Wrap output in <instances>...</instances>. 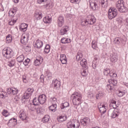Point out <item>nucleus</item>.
<instances>
[{"instance_id":"obj_1","label":"nucleus","mask_w":128,"mask_h":128,"mask_svg":"<svg viewBox=\"0 0 128 128\" xmlns=\"http://www.w3.org/2000/svg\"><path fill=\"white\" fill-rule=\"evenodd\" d=\"M72 96L73 98L72 104L74 106H80L82 104V96L80 93L75 92L72 94Z\"/></svg>"},{"instance_id":"obj_2","label":"nucleus","mask_w":128,"mask_h":128,"mask_svg":"<svg viewBox=\"0 0 128 128\" xmlns=\"http://www.w3.org/2000/svg\"><path fill=\"white\" fill-rule=\"evenodd\" d=\"M116 8L118 10V12L122 14L127 12H128V8L124 6V2L123 0H119L116 2Z\"/></svg>"},{"instance_id":"obj_3","label":"nucleus","mask_w":128,"mask_h":128,"mask_svg":"<svg viewBox=\"0 0 128 128\" xmlns=\"http://www.w3.org/2000/svg\"><path fill=\"white\" fill-rule=\"evenodd\" d=\"M2 54L3 56L6 58H10L14 56V51L9 47L4 48Z\"/></svg>"},{"instance_id":"obj_4","label":"nucleus","mask_w":128,"mask_h":128,"mask_svg":"<svg viewBox=\"0 0 128 128\" xmlns=\"http://www.w3.org/2000/svg\"><path fill=\"white\" fill-rule=\"evenodd\" d=\"M34 88H27L24 96L22 97L24 102H30V98L32 96V92H34Z\"/></svg>"},{"instance_id":"obj_5","label":"nucleus","mask_w":128,"mask_h":128,"mask_svg":"<svg viewBox=\"0 0 128 128\" xmlns=\"http://www.w3.org/2000/svg\"><path fill=\"white\" fill-rule=\"evenodd\" d=\"M108 82L110 84H108L106 86V90L108 91L114 92L116 90V84L118 82L116 80H109Z\"/></svg>"},{"instance_id":"obj_6","label":"nucleus","mask_w":128,"mask_h":128,"mask_svg":"<svg viewBox=\"0 0 128 128\" xmlns=\"http://www.w3.org/2000/svg\"><path fill=\"white\" fill-rule=\"evenodd\" d=\"M118 10L116 8L110 9L108 12V18L109 20L114 18L118 16Z\"/></svg>"},{"instance_id":"obj_7","label":"nucleus","mask_w":128,"mask_h":128,"mask_svg":"<svg viewBox=\"0 0 128 128\" xmlns=\"http://www.w3.org/2000/svg\"><path fill=\"white\" fill-rule=\"evenodd\" d=\"M108 114H110L112 118H116V116H120V112H118V110L110 109L108 111Z\"/></svg>"},{"instance_id":"obj_8","label":"nucleus","mask_w":128,"mask_h":128,"mask_svg":"<svg viewBox=\"0 0 128 128\" xmlns=\"http://www.w3.org/2000/svg\"><path fill=\"white\" fill-rule=\"evenodd\" d=\"M68 128H80V123L78 122L72 120L67 124Z\"/></svg>"},{"instance_id":"obj_9","label":"nucleus","mask_w":128,"mask_h":128,"mask_svg":"<svg viewBox=\"0 0 128 128\" xmlns=\"http://www.w3.org/2000/svg\"><path fill=\"white\" fill-rule=\"evenodd\" d=\"M90 6L92 10H97L98 8L96 2L94 0H90Z\"/></svg>"},{"instance_id":"obj_10","label":"nucleus","mask_w":128,"mask_h":128,"mask_svg":"<svg viewBox=\"0 0 128 128\" xmlns=\"http://www.w3.org/2000/svg\"><path fill=\"white\" fill-rule=\"evenodd\" d=\"M52 86L55 90H60V82L58 80H55L52 81Z\"/></svg>"},{"instance_id":"obj_11","label":"nucleus","mask_w":128,"mask_h":128,"mask_svg":"<svg viewBox=\"0 0 128 128\" xmlns=\"http://www.w3.org/2000/svg\"><path fill=\"white\" fill-rule=\"evenodd\" d=\"M38 99L40 104H44L46 101V96L44 94L40 95L38 97Z\"/></svg>"},{"instance_id":"obj_12","label":"nucleus","mask_w":128,"mask_h":128,"mask_svg":"<svg viewBox=\"0 0 128 128\" xmlns=\"http://www.w3.org/2000/svg\"><path fill=\"white\" fill-rule=\"evenodd\" d=\"M70 28H68V26H65L61 28L60 34L61 36H64V34H68V32Z\"/></svg>"},{"instance_id":"obj_13","label":"nucleus","mask_w":128,"mask_h":128,"mask_svg":"<svg viewBox=\"0 0 128 128\" xmlns=\"http://www.w3.org/2000/svg\"><path fill=\"white\" fill-rule=\"evenodd\" d=\"M110 60L113 64L118 62V55L116 53H112L110 54Z\"/></svg>"},{"instance_id":"obj_14","label":"nucleus","mask_w":128,"mask_h":128,"mask_svg":"<svg viewBox=\"0 0 128 128\" xmlns=\"http://www.w3.org/2000/svg\"><path fill=\"white\" fill-rule=\"evenodd\" d=\"M42 46H44V42L40 40H36L34 44V48H42Z\"/></svg>"},{"instance_id":"obj_15","label":"nucleus","mask_w":128,"mask_h":128,"mask_svg":"<svg viewBox=\"0 0 128 128\" xmlns=\"http://www.w3.org/2000/svg\"><path fill=\"white\" fill-rule=\"evenodd\" d=\"M57 23L58 26H59L60 28L64 26V19L62 16H59L58 17Z\"/></svg>"},{"instance_id":"obj_16","label":"nucleus","mask_w":128,"mask_h":128,"mask_svg":"<svg viewBox=\"0 0 128 128\" xmlns=\"http://www.w3.org/2000/svg\"><path fill=\"white\" fill-rule=\"evenodd\" d=\"M98 108L99 109L100 112V114H104L106 112V108L108 107L106 106L104 104L98 106Z\"/></svg>"},{"instance_id":"obj_17","label":"nucleus","mask_w":128,"mask_h":128,"mask_svg":"<svg viewBox=\"0 0 128 128\" xmlns=\"http://www.w3.org/2000/svg\"><path fill=\"white\" fill-rule=\"evenodd\" d=\"M8 96V94L2 88H0V98H6Z\"/></svg>"},{"instance_id":"obj_18","label":"nucleus","mask_w":128,"mask_h":128,"mask_svg":"<svg viewBox=\"0 0 128 128\" xmlns=\"http://www.w3.org/2000/svg\"><path fill=\"white\" fill-rule=\"evenodd\" d=\"M90 118H85L80 120V122L82 124V126H87L88 124L90 123Z\"/></svg>"},{"instance_id":"obj_19","label":"nucleus","mask_w":128,"mask_h":128,"mask_svg":"<svg viewBox=\"0 0 128 128\" xmlns=\"http://www.w3.org/2000/svg\"><path fill=\"white\" fill-rule=\"evenodd\" d=\"M80 64L82 68H84L88 69V62H86V60L83 58L80 62Z\"/></svg>"},{"instance_id":"obj_20","label":"nucleus","mask_w":128,"mask_h":128,"mask_svg":"<svg viewBox=\"0 0 128 128\" xmlns=\"http://www.w3.org/2000/svg\"><path fill=\"white\" fill-rule=\"evenodd\" d=\"M44 77L48 80H52V74L48 70H46L44 72Z\"/></svg>"},{"instance_id":"obj_21","label":"nucleus","mask_w":128,"mask_h":128,"mask_svg":"<svg viewBox=\"0 0 128 128\" xmlns=\"http://www.w3.org/2000/svg\"><path fill=\"white\" fill-rule=\"evenodd\" d=\"M28 108L30 112H34V110H36V107L34 104H32V103L28 105Z\"/></svg>"},{"instance_id":"obj_22","label":"nucleus","mask_w":128,"mask_h":128,"mask_svg":"<svg viewBox=\"0 0 128 128\" xmlns=\"http://www.w3.org/2000/svg\"><path fill=\"white\" fill-rule=\"evenodd\" d=\"M88 24H94L96 22V18L94 16H90L89 18L87 19Z\"/></svg>"},{"instance_id":"obj_23","label":"nucleus","mask_w":128,"mask_h":128,"mask_svg":"<svg viewBox=\"0 0 128 128\" xmlns=\"http://www.w3.org/2000/svg\"><path fill=\"white\" fill-rule=\"evenodd\" d=\"M28 28V24L25 23L22 24L20 27V30L21 32H26V29Z\"/></svg>"},{"instance_id":"obj_24","label":"nucleus","mask_w":128,"mask_h":128,"mask_svg":"<svg viewBox=\"0 0 128 128\" xmlns=\"http://www.w3.org/2000/svg\"><path fill=\"white\" fill-rule=\"evenodd\" d=\"M18 20V18H11V19L8 20V24L10 26H14V24Z\"/></svg>"},{"instance_id":"obj_25","label":"nucleus","mask_w":128,"mask_h":128,"mask_svg":"<svg viewBox=\"0 0 128 128\" xmlns=\"http://www.w3.org/2000/svg\"><path fill=\"white\" fill-rule=\"evenodd\" d=\"M19 118L22 120H26V114L24 112H21L19 115Z\"/></svg>"},{"instance_id":"obj_26","label":"nucleus","mask_w":128,"mask_h":128,"mask_svg":"<svg viewBox=\"0 0 128 128\" xmlns=\"http://www.w3.org/2000/svg\"><path fill=\"white\" fill-rule=\"evenodd\" d=\"M16 14V11H14V10H10L8 12V16L10 18H18L16 16H14Z\"/></svg>"},{"instance_id":"obj_27","label":"nucleus","mask_w":128,"mask_h":128,"mask_svg":"<svg viewBox=\"0 0 128 128\" xmlns=\"http://www.w3.org/2000/svg\"><path fill=\"white\" fill-rule=\"evenodd\" d=\"M43 22L46 24H50V22H52V18L48 16H46L43 18Z\"/></svg>"},{"instance_id":"obj_28","label":"nucleus","mask_w":128,"mask_h":128,"mask_svg":"<svg viewBox=\"0 0 128 128\" xmlns=\"http://www.w3.org/2000/svg\"><path fill=\"white\" fill-rule=\"evenodd\" d=\"M100 4H102V8H106V6H108V0H100Z\"/></svg>"},{"instance_id":"obj_29","label":"nucleus","mask_w":128,"mask_h":128,"mask_svg":"<svg viewBox=\"0 0 128 128\" xmlns=\"http://www.w3.org/2000/svg\"><path fill=\"white\" fill-rule=\"evenodd\" d=\"M56 104H52V106H49V110H51V112H56Z\"/></svg>"},{"instance_id":"obj_30","label":"nucleus","mask_w":128,"mask_h":128,"mask_svg":"<svg viewBox=\"0 0 128 128\" xmlns=\"http://www.w3.org/2000/svg\"><path fill=\"white\" fill-rule=\"evenodd\" d=\"M57 120L59 122H62L64 120H66V116H60L58 117Z\"/></svg>"},{"instance_id":"obj_31","label":"nucleus","mask_w":128,"mask_h":128,"mask_svg":"<svg viewBox=\"0 0 128 128\" xmlns=\"http://www.w3.org/2000/svg\"><path fill=\"white\" fill-rule=\"evenodd\" d=\"M14 64H16V60L14 59H12L10 61H8V66L10 68L14 66Z\"/></svg>"},{"instance_id":"obj_32","label":"nucleus","mask_w":128,"mask_h":128,"mask_svg":"<svg viewBox=\"0 0 128 128\" xmlns=\"http://www.w3.org/2000/svg\"><path fill=\"white\" fill-rule=\"evenodd\" d=\"M20 42L23 44H26L28 42V39L26 38V36H22L21 38Z\"/></svg>"},{"instance_id":"obj_33","label":"nucleus","mask_w":128,"mask_h":128,"mask_svg":"<svg viewBox=\"0 0 128 128\" xmlns=\"http://www.w3.org/2000/svg\"><path fill=\"white\" fill-rule=\"evenodd\" d=\"M82 58V52L81 51H79L77 54L76 60L78 61L81 60Z\"/></svg>"},{"instance_id":"obj_34","label":"nucleus","mask_w":128,"mask_h":128,"mask_svg":"<svg viewBox=\"0 0 128 128\" xmlns=\"http://www.w3.org/2000/svg\"><path fill=\"white\" fill-rule=\"evenodd\" d=\"M50 44H46L44 49V52L46 54H48L50 52Z\"/></svg>"},{"instance_id":"obj_35","label":"nucleus","mask_w":128,"mask_h":128,"mask_svg":"<svg viewBox=\"0 0 128 128\" xmlns=\"http://www.w3.org/2000/svg\"><path fill=\"white\" fill-rule=\"evenodd\" d=\"M72 42V40L70 38H62L61 40V42L62 44H68Z\"/></svg>"},{"instance_id":"obj_36","label":"nucleus","mask_w":128,"mask_h":128,"mask_svg":"<svg viewBox=\"0 0 128 128\" xmlns=\"http://www.w3.org/2000/svg\"><path fill=\"white\" fill-rule=\"evenodd\" d=\"M8 124H12V126H15V124H16V118L10 119L9 120Z\"/></svg>"},{"instance_id":"obj_37","label":"nucleus","mask_w":128,"mask_h":128,"mask_svg":"<svg viewBox=\"0 0 128 128\" xmlns=\"http://www.w3.org/2000/svg\"><path fill=\"white\" fill-rule=\"evenodd\" d=\"M104 76H110V74H112V72H111L110 70V68H106L104 69Z\"/></svg>"},{"instance_id":"obj_38","label":"nucleus","mask_w":128,"mask_h":128,"mask_svg":"<svg viewBox=\"0 0 128 128\" xmlns=\"http://www.w3.org/2000/svg\"><path fill=\"white\" fill-rule=\"evenodd\" d=\"M35 18L37 20H40L42 18V12H36L35 13Z\"/></svg>"},{"instance_id":"obj_39","label":"nucleus","mask_w":128,"mask_h":128,"mask_svg":"<svg viewBox=\"0 0 128 128\" xmlns=\"http://www.w3.org/2000/svg\"><path fill=\"white\" fill-rule=\"evenodd\" d=\"M24 54L20 55L16 58V60L18 62H24Z\"/></svg>"},{"instance_id":"obj_40","label":"nucleus","mask_w":128,"mask_h":128,"mask_svg":"<svg viewBox=\"0 0 128 128\" xmlns=\"http://www.w3.org/2000/svg\"><path fill=\"white\" fill-rule=\"evenodd\" d=\"M68 106H70V104L68 102H64V103L62 104L60 108L61 110H64V108H68Z\"/></svg>"},{"instance_id":"obj_41","label":"nucleus","mask_w":128,"mask_h":128,"mask_svg":"<svg viewBox=\"0 0 128 128\" xmlns=\"http://www.w3.org/2000/svg\"><path fill=\"white\" fill-rule=\"evenodd\" d=\"M12 35L8 34L6 37V44H10L12 42Z\"/></svg>"},{"instance_id":"obj_42","label":"nucleus","mask_w":128,"mask_h":128,"mask_svg":"<svg viewBox=\"0 0 128 128\" xmlns=\"http://www.w3.org/2000/svg\"><path fill=\"white\" fill-rule=\"evenodd\" d=\"M50 120V116L46 115L45 116L44 118L42 119V122H48Z\"/></svg>"},{"instance_id":"obj_43","label":"nucleus","mask_w":128,"mask_h":128,"mask_svg":"<svg viewBox=\"0 0 128 128\" xmlns=\"http://www.w3.org/2000/svg\"><path fill=\"white\" fill-rule=\"evenodd\" d=\"M114 44H120V42H122V38H116L114 39Z\"/></svg>"},{"instance_id":"obj_44","label":"nucleus","mask_w":128,"mask_h":128,"mask_svg":"<svg viewBox=\"0 0 128 128\" xmlns=\"http://www.w3.org/2000/svg\"><path fill=\"white\" fill-rule=\"evenodd\" d=\"M32 104L34 106H38L40 104V101H38V98L37 99L36 98H34L32 100Z\"/></svg>"},{"instance_id":"obj_45","label":"nucleus","mask_w":128,"mask_h":128,"mask_svg":"<svg viewBox=\"0 0 128 128\" xmlns=\"http://www.w3.org/2000/svg\"><path fill=\"white\" fill-rule=\"evenodd\" d=\"M86 68H84V70H82L81 71V74L82 76H88V72H86Z\"/></svg>"},{"instance_id":"obj_46","label":"nucleus","mask_w":128,"mask_h":128,"mask_svg":"<svg viewBox=\"0 0 128 128\" xmlns=\"http://www.w3.org/2000/svg\"><path fill=\"white\" fill-rule=\"evenodd\" d=\"M35 110H36L37 114H42V112L44 110V109H42V107H38L37 108H36Z\"/></svg>"},{"instance_id":"obj_47","label":"nucleus","mask_w":128,"mask_h":128,"mask_svg":"<svg viewBox=\"0 0 128 128\" xmlns=\"http://www.w3.org/2000/svg\"><path fill=\"white\" fill-rule=\"evenodd\" d=\"M98 64V61H93L92 63V66L94 70L96 68V66Z\"/></svg>"},{"instance_id":"obj_48","label":"nucleus","mask_w":128,"mask_h":128,"mask_svg":"<svg viewBox=\"0 0 128 128\" xmlns=\"http://www.w3.org/2000/svg\"><path fill=\"white\" fill-rule=\"evenodd\" d=\"M98 64V61H93L92 63V66L94 70L96 68V66Z\"/></svg>"},{"instance_id":"obj_49","label":"nucleus","mask_w":128,"mask_h":128,"mask_svg":"<svg viewBox=\"0 0 128 128\" xmlns=\"http://www.w3.org/2000/svg\"><path fill=\"white\" fill-rule=\"evenodd\" d=\"M54 6L52 5V2H49V3H47L46 5H45V8H52Z\"/></svg>"},{"instance_id":"obj_50","label":"nucleus","mask_w":128,"mask_h":128,"mask_svg":"<svg viewBox=\"0 0 128 128\" xmlns=\"http://www.w3.org/2000/svg\"><path fill=\"white\" fill-rule=\"evenodd\" d=\"M8 110H4L2 112V116H6H6H8Z\"/></svg>"},{"instance_id":"obj_51","label":"nucleus","mask_w":128,"mask_h":128,"mask_svg":"<svg viewBox=\"0 0 128 128\" xmlns=\"http://www.w3.org/2000/svg\"><path fill=\"white\" fill-rule=\"evenodd\" d=\"M81 24H82V26H88V19H86V20H82Z\"/></svg>"},{"instance_id":"obj_52","label":"nucleus","mask_w":128,"mask_h":128,"mask_svg":"<svg viewBox=\"0 0 128 128\" xmlns=\"http://www.w3.org/2000/svg\"><path fill=\"white\" fill-rule=\"evenodd\" d=\"M42 62H40V61L38 60V59H36L34 62V66H39L40 64H42Z\"/></svg>"},{"instance_id":"obj_53","label":"nucleus","mask_w":128,"mask_h":128,"mask_svg":"<svg viewBox=\"0 0 128 128\" xmlns=\"http://www.w3.org/2000/svg\"><path fill=\"white\" fill-rule=\"evenodd\" d=\"M30 59L28 58L24 60L23 64L24 66H26L28 64H30Z\"/></svg>"},{"instance_id":"obj_54","label":"nucleus","mask_w":128,"mask_h":128,"mask_svg":"<svg viewBox=\"0 0 128 128\" xmlns=\"http://www.w3.org/2000/svg\"><path fill=\"white\" fill-rule=\"evenodd\" d=\"M112 106L113 108H118V106H120V102H118L116 104H112Z\"/></svg>"},{"instance_id":"obj_55","label":"nucleus","mask_w":128,"mask_h":128,"mask_svg":"<svg viewBox=\"0 0 128 128\" xmlns=\"http://www.w3.org/2000/svg\"><path fill=\"white\" fill-rule=\"evenodd\" d=\"M70 2L72 4H80V0H70Z\"/></svg>"},{"instance_id":"obj_56","label":"nucleus","mask_w":128,"mask_h":128,"mask_svg":"<svg viewBox=\"0 0 128 128\" xmlns=\"http://www.w3.org/2000/svg\"><path fill=\"white\" fill-rule=\"evenodd\" d=\"M18 92V90L16 88H14V89L12 90V94H13V96H14V94H16Z\"/></svg>"},{"instance_id":"obj_57","label":"nucleus","mask_w":128,"mask_h":128,"mask_svg":"<svg viewBox=\"0 0 128 128\" xmlns=\"http://www.w3.org/2000/svg\"><path fill=\"white\" fill-rule=\"evenodd\" d=\"M66 60V56L64 54H62L60 56V60Z\"/></svg>"},{"instance_id":"obj_58","label":"nucleus","mask_w":128,"mask_h":128,"mask_svg":"<svg viewBox=\"0 0 128 128\" xmlns=\"http://www.w3.org/2000/svg\"><path fill=\"white\" fill-rule=\"evenodd\" d=\"M124 96V92L122 91H119V92L118 93V96L120 98L121 96Z\"/></svg>"},{"instance_id":"obj_59","label":"nucleus","mask_w":128,"mask_h":128,"mask_svg":"<svg viewBox=\"0 0 128 128\" xmlns=\"http://www.w3.org/2000/svg\"><path fill=\"white\" fill-rule=\"evenodd\" d=\"M36 59L40 61V62H42L44 61V58L40 56H38Z\"/></svg>"},{"instance_id":"obj_60","label":"nucleus","mask_w":128,"mask_h":128,"mask_svg":"<svg viewBox=\"0 0 128 128\" xmlns=\"http://www.w3.org/2000/svg\"><path fill=\"white\" fill-rule=\"evenodd\" d=\"M12 88H7V93L8 94H12Z\"/></svg>"},{"instance_id":"obj_61","label":"nucleus","mask_w":128,"mask_h":128,"mask_svg":"<svg viewBox=\"0 0 128 128\" xmlns=\"http://www.w3.org/2000/svg\"><path fill=\"white\" fill-rule=\"evenodd\" d=\"M48 0H38L37 2L39 4H42V2H47Z\"/></svg>"},{"instance_id":"obj_62","label":"nucleus","mask_w":128,"mask_h":128,"mask_svg":"<svg viewBox=\"0 0 128 128\" xmlns=\"http://www.w3.org/2000/svg\"><path fill=\"white\" fill-rule=\"evenodd\" d=\"M125 24H126V28L128 30V18H126L124 20Z\"/></svg>"},{"instance_id":"obj_63","label":"nucleus","mask_w":128,"mask_h":128,"mask_svg":"<svg viewBox=\"0 0 128 128\" xmlns=\"http://www.w3.org/2000/svg\"><path fill=\"white\" fill-rule=\"evenodd\" d=\"M50 100L52 102H56V98L55 97H52L50 98Z\"/></svg>"},{"instance_id":"obj_64","label":"nucleus","mask_w":128,"mask_h":128,"mask_svg":"<svg viewBox=\"0 0 128 128\" xmlns=\"http://www.w3.org/2000/svg\"><path fill=\"white\" fill-rule=\"evenodd\" d=\"M92 48H94V50H96V43H94V42H92Z\"/></svg>"}]
</instances>
